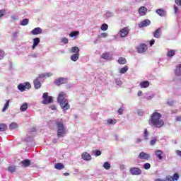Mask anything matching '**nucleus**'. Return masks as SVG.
<instances>
[{"instance_id":"obj_62","label":"nucleus","mask_w":181,"mask_h":181,"mask_svg":"<svg viewBox=\"0 0 181 181\" xmlns=\"http://www.w3.org/2000/svg\"><path fill=\"white\" fill-rule=\"evenodd\" d=\"M52 143H53V144H57V139H54L52 140Z\"/></svg>"},{"instance_id":"obj_33","label":"nucleus","mask_w":181,"mask_h":181,"mask_svg":"<svg viewBox=\"0 0 181 181\" xmlns=\"http://www.w3.org/2000/svg\"><path fill=\"white\" fill-rule=\"evenodd\" d=\"M128 71V66L125 65L123 68L120 69L119 73L124 74Z\"/></svg>"},{"instance_id":"obj_9","label":"nucleus","mask_w":181,"mask_h":181,"mask_svg":"<svg viewBox=\"0 0 181 181\" xmlns=\"http://www.w3.org/2000/svg\"><path fill=\"white\" fill-rule=\"evenodd\" d=\"M67 83V78H59L54 81V83L57 86H62V84H66Z\"/></svg>"},{"instance_id":"obj_45","label":"nucleus","mask_w":181,"mask_h":181,"mask_svg":"<svg viewBox=\"0 0 181 181\" xmlns=\"http://www.w3.org/2000/svg\"><path fill=\"white\" fill-rule=\"evenodd\" d=\"M5 13H6V9L0 10V18H1L2 16H4L5 15Z\"/></svg>"},{"instance_id":"obj_37","label":"nucleus","mask_w":181,"mask_h":181,"mask_svg":"<svg viewBox=\"0 0 181 181\" xmlns=\"http://www.w3.org/2000/svg\"><path fill=\"white\" fill-rule=\"evenodd\" d=\"M7 128L8 127H6V124H0V132H4V131H6Z\"/></svg>"},{"instance_id":"obj_41","label":"nucleus","mask_w":181,"mask_h":181,"mask_svg":"<svg viewBox=\"0 0 181 181\" xmlns=\"http://www.w3.org/2000/svg\"><path fill=\"white\" fill-rule=\"evenodd\" d=\"M8 172H11V173H13L16 171V167L15 166H9L8 168Z\"/></svg>"},{"instance_id":"obj_30","label":"nucleus","mask_w":181,"mask_h":181,"mask_svg":"<svg viewBox=\"0 0 181 181\" xmlns=\"http://www.w3.org/2000/svg\"><path fill=\"white\" fill-rule=\"evenodd\" d=\"M107 122L108 125H115V123L117 122V119H108L107 120Z\"/></svg>"},{"instance_id":"obj_31","label":"nucleus","mask_w":181,"mask_h":181,"mask_svg":"<svg viewBox=\"0 0 181 181\" xmlns=\"http://www.w3.org/2000/svg\"><path fill=\"white\" fill-rule=\"evenodd\" d=\"M176 76H181V64H179L175 69Z\"/></svg>"},{"instance_id":"obj_57","label":"nucleus","mask_w":181,"mask_h":181,"mask_svg":"<svg viewBox=\"0 0 181 181\" xmlns=\"http://www.w3.org/2000/svg\"><path fill=\"white\" fill-rule=\"evenodd\" d=\"M175 119H176L177 122H180L181 121V116H177Z\"/></svg>"},{"instance_id":"obj_28","label":"nucleus","mask_w":181,"mask_h":181,"mask_svg":"<svg viewBox=\"0 0 181 181\" xmlns=\"http://www.w3.org/2000/svg\"><path fill=\"white\" fill-rule=\"evenodd\" d=\"M175 53H176V50L170 49L168 51L167 56H168V57H173V56H175Z\"/></svg>"},{"instance_id":"obj_60","label":"nucleus","mask_w":181,"mask_h":181,"mask_svg":"<svg viewBox=\"0 0 181 181\" xmlns=\"http://www.w3.org/2000/svg\"><path fill=\"white\" fill-rule=\"evenodd\" d=\"M175 13H177L178 8L176 6H174Z\"/></svg>"},{"instance_id":"obj_23","label":"nucleus","mask_w":181,"mask_h":181,"mask_svg":"<svg viewBox=\"0 0 181 181\" xmlns=\"http://www.w3.org/2000/svg\"><path fill=\"white\" fill-rule=\"evenodd\" d=\"M66 134V129H58L57 131V136L58 138H62L63 137V135Z\"/></svg>"},{"instance_id":"obj_44","label":"nucleus","mask_w":181,"mask_h":181,"mask_svg":"<svg viewBox=\"0 0 181 181\" xmlns=\"http://www.w3.org/2000/svg\"><path fill=\"white\" fill-rule=\"evenodd\" d=\"M144 168L146 170H148V169H151V163H146L144 165Z\"/></svg>"},{"instance_id":"obj_36","label":"nucleus","mask_w":181,"mask_h":181,"mask_svg":"<svg viewBox=\"0 0 181 181\" xmlns=\"http://www.w3.org/2000/svg\"><path fill=\"white\" fill-rule=\"evenodd\" d=\"M119 64H125L127 63V59L124 57H120L118 59Z\"/></svg>"},{"instance_id":"obj_14","label":"nucleus","mask_w":181,"mask_h":181,"mask_svg":"<svg viewBox=\"0 0 181 181\" xmlns=\"http://www.w3.org/2000/svg\"><path fill=\"white\" fill-rule=\"evenodd\" d=\"M148 9L145 6H141L139 10V13L140 16H145L146 15Z\"/></svg>"},{"instance_id":"obj_46","label":"nucleus","mask_w":181,"mask_h":181,"mask_svg":"<svg viewBox=\"0 0 181 181\" xmlns=\"http://www.w3.org/2000/svg\"><path fill=\"white\" fill-rule=\"evenodd\" d=\"M173 180H179V174H177V173H175L174 175H173Z\"/></svg>"},{"instance_id":"obj_64","label":"nucleus","mask_w":181,"mask_h":181,"mask_svg":"<svg viewBox=\"0 0 181 181\" xmlns=\"http://www.w3.org/2000/svg\"><path fill=\"white\" fill-rule=\"evenodd\" d=\"M155 181H165V180H162L160 178L156 179Z\"/></svg>"},{"instance_id":"obj_63","label":"nucleus","mask_w":181,"mask_h":181,"mask_svg":"<svg viewBox=\"0 0 181 181\" xmlns=\"http://www.w3.org/2000/svg\"><path fill=\"white\" fill-rule=\"evenodd\" d=\"M168 105H170V106L173 105V101H172V102H168Z\"/></svg>"},{"instance_id":"obj_47","label":"nucleus","mask_w":181,"mask_h":181,"mask_svg":"<svg viewBox=\"0 0 181 181\" xmlns=\"http://www.w3.org/2000/svg\"><path fill=\"white\" fill-rule=\"evenodd\" d=\"M165 181H174L173 177L168 175L165 177Z\"/></svg>"},{"instance_id":"obj_59","label":"nucleus","mask_w":181,"mask_h":181,"mask_svg":"<svg viewBox=\"0 0 181 181\" xmlns=\"http://www.w3.org/2000/svg\"><path fill=\"white\" fill-rule=\"evenodd\" d=\"M137 95H138L139 97H141V95H142V90H139V91H138V93H137Z\"/></svg>"},{"instance_id":"obj_25","label":"nucleus","mask_w":181,"mask_h":181,"mask_svg":"<svg viewBox=\"0 0 181 181\" xmlns=\"http://www.w3.org/2000/svg\"><path fill=\"white\" fill-rule=\"evenodd\" d=\"M55 169H57V170H62V169H64V165L62 163H58L54 165Z\"/></svg>"},{"instance_id":"obj_40","label":"nucleus","mask_w":181,"mask_h":181,"mask_svg":"<svg viewBox=\"0 0 181 181\" xmlns=\"http://www.w3.org/2000/svg\"><path fill=\"white\" fill-rule=\"evenodd\" d=\"M78 33H80V32L73 31V32L70 33L69 36H70V37H74L76 36H78Z\"/></svg>"},{"instance_id":"obj_32","label":"nucleus","mask_w":181,"mask_h":181,"mask_svg":"<svg viewBox=\"0 0 181 181\" xmlns=\"http://www.w3.org/2000/svg\"><path fill=\"white\" fill-rule=\"evenodd\" d=\"M21 111H22L23 112L26 111V110H28V103H25L24 104H23L21 107H20Z\"/></svg>"},{"instance_id":"obj_1","label":"nucleus","mask_w":181,"mask_h":181,"mask_svg":"<svg viewBox=\"0 0 181 181\" xmlns=\"http://www.w3.org/2000/svg\"><path fill=\"white\" fill-rule=\"evenodd\" d=\"M148 124L151 127H154L155 128H162L165 125V122L162 119V114L158 112V110H156L151 115Z\"/></svg>"},{"instance_id":"obj_35","label":"nucleus","mask_w":181,"mask_h":181,"mask_svg":"<svg viewBox=\"0 0 181 181\" xmlns=\"http://www.w3.org/2000/svg\"><path fill=\"white\" fill-rule=\"evenodd\" d=\"M21 26H26V25H29V19L25 18L21 23Z\"/></svg>"},{"instance_id":"obj_13","label":"nucleus","mask_w":181,"mask_h":181,"mask_svg":"<svg viewBox=\"0 0 181 181\" xmlns=\"http://www.w3.org/2000/svg\"><path fill=\"white\" fill-rule=\"evenodd\" d=\"M81 158L83 160H91V155L87 152H83L81 154Z\"/></svg>"},{"instance_id":"obj_20","label":"nucleus","mask_w":181,"mask_h":181,"mask_svg":"<svg viewBox=\"0 0 181 181\" xmlns=\"http://www.w3.org/2000/svg\"><path fill=\"white\" fill-rule=\"evenodd\" d=\"M101 59H104L105 60H112V56H111L109 53H103L101 55Z\"/></svg>"},{"instance_id":"obj_56","label":"nucleus","mask_w":181,"mask_h":181,"mask_svg":"<svg viewBox=\"0 0 181 181\" xmlns=\"http://www.w3.org/2000/svg\"><path fill=\"white\" fill-rule=\"evenodd\" d=\"M175 4H177V5H180L181 6V0H175Z\"/></svg>"},{"instance_id":"obj_58","label":"nucleus","mask_w":181,"mask_h":181,"mask_svg":"<svg viewBox=\"0 0 181 181\" xmlns=\"http://www.w3.org/2000/svg\"><path fill=\"white\" fill-rule=\"evenodd\" d=\"M138 115H144V112L142 110H139L138 111Z\"/></svg>"},{"instance_id":"obj_19","label":"nucleus","mask_w":181,"mask_h":181,"mask_svg":"<svg viewBox=\"0 0 181 181\" xmlns=\"http://www.w3.org/2000/svg\"><path fill=\"white\" fill-rule=\"evenodd\" d=\"M21 163L22 166H23L24 168H28V166H30V160L25 159V160L21 161Z\"/></svg>"},{"instance_id":"obj_8","label":"nucleus","mask_w":181,"mask_h":181,"mask_svg":"<svg viewBox=\"0 0 181 181\" xmlns=\"http://www.w3.org/2000/svg\"><path fill=\"white\" fill-rule=\"evenodd\" d=\"M136 49L138 53H145V52L148 50V46L145 44H141Z\"/></svg>"},{"instance_id":"obj_6","label":"nucleus","mask_w":181,"mask_h":181,"mask_svg":"<svg viewBox=\"0 0 181 181\" xmlns=\"http://www.w3.org/2000/svg\"><path fill=\"white\" fill-rule=\"evenodd\" d=\"M129 172L131 175L133 176H139V175H142V170L139 168L132 167L129 169Z\"/></svg>"},{"instance_id":"obj_43","label":"nucleus","mask_w":181,"mask_h":181,"mask_svg":"<svg viewBox=\"0 0 181 181\" xmlns=\"http://www.w3.org/2000/svg\"><path fill=\"white\" fill-rule=\"evenodd\" d=\"M124 110H125V107H120V108L117 110V112H118L119 115H122V114H123Z\"/></svg>"},{"instance_id":"obj_3","label":"nucleus","mask_w":181,"mask_h":181,"mask_svg":"<svg viewBox=\"0 0 181 181\" xmlns=\"http://www.w3.org/2000/svg\"><path fill=\"white\" fill-rule=\"evenodd\" d=\"M52 103H53V98L52 96H49L48 93H44L42 95V104L47 105L52 104Z\"/></svg>"},{"instance_id":"obj_53","label":"nucleus","mask_w":181,"mask_h":181,"mask_svg":"<svg viewBox=\"0 0 181 181\" xmlns=\"http://www.w3.org/2000/svg\"><path fill=\"white\" fill-rule=\"evenodd\" d=\"M108 36V33H103L100 35V37H107Z\"/></svg>"},{"instance_id":"obj_38","label":"nucleus","mask_w":181,"mask_h":181,"mask_svg":"<svg viewBox=\"0 0 181 181\" xmlns=\"http://www.w3.org/2000/svg\"><path fill=\"white\" fill-rule=\"evenodd\" d=\"M103 168H105L106 170H109V169H111V165L108 162H105L103 164Z\"/></svg>"},{"instance_id":"obj_49","label":"nucleus","mask_w":181,"mask_h":181,"mask_svg":"<svg viewBox=\"0 0 181 181\" xmlns=\"http://www.w3.org/2000/svg\"><path fill=\"white\" fill-rule=\"evenodd\" d=\"M5 56V52L4 50L0 49V59H2L3 57Z\"/></svg>"},{"instance_id":"obj_7","label":"nucleus","mask_w":181,"mask_h":181,"mask_svg":"<svg viewBox=\"0 0 181 181\" xmlns=\"http://www.w3.org/2000/svg\"><path fill=\"white\" fill-rule=\"evenodd\" d=\"M139 158L141 160H148V159H151V155L145 152H141L139 154Z\"/></svg>"},{"instance_id":"obj_55","label":"nucleus","mask_w":181,"mask_h":181,"mask_svg":"<svg viewBox=\"0 0 181 181\" xmlns=\"http://www.w3.org/2000/svg\"><path fill=\"white\" fill-rule=\"evenodd\" d=\"M153 45H155V40H154V39H152V40L150 41V46H153Z\"/></svg>"},{"instance_id":"obj_29","label":"nucleus","mask_w":181,"mask_h":181,"mask_svg":"<svg viewBox=\"0 0 181 181\" xmlns=\"http://www.w3.org/2000/svg\"><path fill=\"white\" fill-rule=\"evenodd\" d=\"M19 125H18V123L16 122H12L10 125H9V129H16V128H18Z\"/></svg>"},{"instance_id":"obj_39","label":"nucleus","mask_w":181,"mask_h":181,"mask_svg":"<svg viewBox=\"0 0 181 181\" xmlns=\"http://www.w3.org/2000/svg\"><path fill=\"white\" fill-rule=\"evenodd\" d=\"M144 139H146V141L147 139H148L149 132H148V129H144Z\"/></svg>"},{"instance_id":"obj_24","label":"nucleus","mask_w":181,"mask_h":181,"mask_svg":"<svg viewBox=\"0 0 181 181\" xmlns=\"http://www.w3.org/2000/svg\"><path fill=\"white\" fill-rule=\"evenodd\" d=\"M53 76V74L51 72L45 73L41 75H39V78H45V77H52Z\"/></svg>"},{"instance_id":"obj_18","label":"nucleus","mask_w":181,"mask_h":181,"mask_svg":"<svg viewBox=\"0 0 181 181\" xmlns=\"http://www.w3.org/2000/svg\"><path fill=\"white\" fill-rule=\"evenodd\" d=\"M156 12L157 15H159V16H166V11H165L163 8L157 9Z\"/></svg>"},{"instance_id":"obj_34","label":"nucleus","mask_w":181,"mask_h":181,"mask_svg":"<svg viewBox=\"0 0 181 181\" xmlns=\"http://www.w3.org/2000/svg\"><path fill=\"white\" fill-rule=\"evenodd\" d=\"M56 124L58 129H64V124L61 122H57Z\"/></svg>"},{"instance_id":"obj_10","label":"nucleus","mask_w":181,"mask_h":181,"mask_svg":"<svg viewBox=\"0 0 181 181\" xmlns=\"http://www.w3.org/2000/svg\"><path fill=\"white\" fill-rule=\"evenodd\" d=\"M151 25V21L146 19L139 23V28H146V26H149Z\"/></svg>"},{"instance_id":"obj_26","label":"nucleus","mask_w":181,"mask_h":181,"mask_svg":"<svg viewBox=\"0 0 181 181\" xmlns=\"http://www.w3.org/2000/svg\"><path fill=\"white\" fill-rule=\"evenodd\" d=\"M9 103H11V100H6V103L4 104V106L2 109V112H5V111L9 108Z\"/></svg>"},{"instance_id":"obj_5","label":"nucleus","mask_w":181,"mask_h":181,"mask_svg":"<svg viewBox=\"0 0 181 181\" xmlns=\"http://www.w3.org/2000/svg\"><path fill=\"white\" fill-rule=\"evenodd\" d=\"M131 30H129V28L128 27H124L122 29H120V30L118 33L119 36H120V37H127V36H128V35H129V32Z\"/></svg>"},{"instance_id":"obj_51","label":"nucleus","mask_w":181,"mask_h":181,"mask_svg":"<svg viewBox=\"0 0 181 181\" xmlns=\"http://www.w3.org/2000/svg\"><path fill=\"white\" fill-rule=\"evenodd\" d=\"M15 21H18V17L16 16H12L11 22H15Z\"/></svg>"},{"instance_id":"obj_4","label":"nucleus","mask_w":181,"mask_h":181,"mask_svg":"<svg viewBox=\"0 0 181 181\" xmlns=\"http://www.w3.org/2000/svg\"><path fill=\"white\" fill-rule=\"evenodd\" d=\"M18 88L20 91H25L26 90H30L32 85L29 82H25L24 83H20L18 86Z\"/></svg>"},{"instance_id":"obj_15","label":"nucleus","mask_w":181,"mask_h":181,"mask_svg":"<svg viewBox=\"0 0 181 181\" xmlns=\"http://www.w3.org/2000/svg\"><path fill=\"white\" fill-rule=\"evenodd\" d=\"M162 35V29L160 28H158L154 33L153 36L156 39H159Z\"/></svg>"},{"instance_id":"obj_11","label":"nucleus","mask_w":181,"mask_h":181,"mask_svg":"<svg viewBox=\"0 0 181 181\" xmlns=\"http://www.w3.org/2000/svg\"><path fill=\"white\" fill-rule=\"evenodd\" d=\"M155 155L158 160H162L163 159V151L157 150L155 151Z\"/></svg>"},{"instance_id":"obj_2","label":"nucleus","mask_w":181,"mask_h":181,"mask_svg":"<svg viewBox=\"0 0 181 181\" xmlns=\"http://www.w3.org/2000/svg\"><path fill=\"white\" fill-rule=\"evenodd\" d=\"M66 97V95L64 92H60L57 98V101L60 105L61 108L64 111H67V110H70V104H69V100Z\"/></svg>"},{"instance_id":"obj_61","label":"nucleus","mask_w":181,"mask_h":181,"mask_svg":"<svg viewBox=\"0 0 181 181\" xmlns=\"http://www.w3.org/2000/svg\"><path fill=\"white\" fill-rule=\"evenodd\" d=\"M50 108L53 110H56V106L55 105H51Z\"/></svg>"},{"instance_id":"obj_42","label":"nucleus","mask_w":181,"mask_h":181,"mask_svg":"<svg viewBox=\"0 0 181 181\" xmlns=\"http://www.w3.org/2000/svg\"><path fill=\"white\" fill-rule=\"evenodd\" d=\"M101 30L105 31L108 30V24L104 23L100 27Z\"/></svg>"},{"instance_id":"obj_16","label":"nucleus","mask_w":181,"mask_h":181,"mask_svg":"<svg viewBox=\"0 0 181 181\" xmlns=\"http://www.w3.org/2000/svg\"><path fill=\"white\" fill-rule=\"evenodd\" d=\"M150 83L148 81H141L139 83V86L141 87V88H148V87H149L150 86Z\"/></svg>"},{"instance_id":"obj_50","label":"nucleus","mask_w":181,"mask_h":181,"mask_svg":"<svg viewBox=\"0 0 181 181\" xmlns=\"http://www.w3.org/2000/svg\"><path fill=\"white\" fill-rule=\"evenodd\" d=\"M156 139L154 138L153 139H152L151 141H150V145H151V146H153V145H155V144H156Z\"/></svg>"},{"instance_id":"obj_17","label":"nucleus","mask_w":181,"mask_h":181,"mask_svg":"<svg viewBox=\"0 0 181 181\" xmlns=\"http://www.w3.org/2000/svg\"><path fill=\"white\" fill-rule=\"evenodd\" d=\"M42 28L37 27V28H34V29L31 31V34H32V35H40V33H42Z\"/></svg>"},{"instance_id":"obj_27","label":"nucleus","mask_w":181,"mask_h":181,"mask_svg":"<svg viewBox=\"0 0 181 181\" xmlns=\"http://www.w3.org/2000/svg\"><path fill=\"white\" fill-rule=\"evenodd\" d=\"M80 49H78V47H73L70 49V53H79Z\"/></svg>"},{"instance_id":"obj_22","label":"nucleus","mask_w":181,"mask_h":181,"mask_svg":"<svg viewBox=\"0 0 181 181\" xmlns=\"http://www.w3.org/2000/svg\"><path fill=\"white\" fill-rule=\"evenodd\" d=\"M78 57H80L79 53L74 54L71 56V60H72V62H77L78 60Z\"/></svg>"},{"instance_id":"obj_54","label":"nucleus","mask_w":181,"mask_h":181,"mask_svg":"<svg viewBox=\"0 0 181 181\" xmlns=\"http://www.w3.org/2000/svg\"><path fill=\"white\" fill-rule=\"evenodd\" d=\"M116 84H117V86H121V84H122V82L121 81V80L117 79Z\"/></svg>"},{"instance_id":"obj_21","label":"nucleus","mask_w":181,"mask_h":181,"mask_svg":"<svg viewBox=\"0 0 181 181\" xmlns=\"http://www.w3.org/2000/svg\"><path fill=\"white\" fill-rule=\"evenodd\" d=\"M39 43H40V38H39V37L34 38L32 49H36V47L37 46V45H39Z\"/></svg>"},{"instance_id":"obj_12","label":"nucleus","mask_w":181,"mask_h":181,"mask_svg":"<svg viewBox=\"0 0 181 181\" xmlns=\"http://www.w3.org/2000/svg\"><path fill=\"white\" fill-rule=\"evenodd\" d=\"M39 76L34 80L33 83H34V87L35 88H36V90H39V88H40V87H42V83H40V81L39 80Z\"/></svg>"},{"instance_id":"obj_48","label":"nucleus","mask_w":181,"mask_h":181,"mask_svg":"<svg viewBox=\"0 0 181 181\" xmlns=\"http://www.w3.org/2000/svg\"><path fill=\"white\" fill-rule=\"evenodd\" d=\"M62 43H64V45H67V43H69V39H67L66 37H64L62 39Z\"/></svg>"},{"instance_id":"obj_52","label":"nucleus","mask_w":181,"mask_h":181,"mask_svg":"<svg viewBox=\"0 0 181 181\" xmlns=\"http://www.w3.org/2000/svg\"><path fill=\"white\" fill-rule=\"evenodd\" d=\"M95 155L96 156H100L101 155V151L100 150H97L95 151Z\"/></svg>"}]
</instances>
